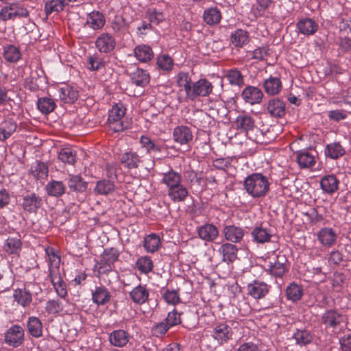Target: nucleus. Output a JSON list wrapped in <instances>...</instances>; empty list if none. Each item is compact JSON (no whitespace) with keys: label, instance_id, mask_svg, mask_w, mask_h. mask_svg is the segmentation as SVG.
<instances>
[{"label":"nucleus","instance_id":"obj_25","mask_svg":"<svg viewBox=\"0 0 351 351\" xmlns=\"http://www.w3.org/2000/svg\"><path fill=\"white\" fill-rule=\"evenodd\" d=\"M77 0H51L45 4V12L47 16H49L53 13H58L64 10V8L71 2Z\"/></svg>","mask_w":351,"mask_h":351},{"label":"nucleus","instance_id":"obj_9","mask_svg":"<svg viewBox=\"0 0 351 351\" xmlns=\"http://www.w3.org/2000/svg\"><path fill=\"white\" fill-rule=\"evenodd\" d=\"M269 287L266 282L254 280L252 282L248 284L247 290L248 295L256 300H259L263 298L268 293Z\"/></svg>","mask_w":351,"mask_h":351},{"label":"nucleus","instance_id":"obj_5","mask_svg":"<svg viewBox=\"0 0 351 351\" xmlns=\"http://www.w3.org/2000/svg\"><path fill=\"white\" fill-rule=\"evenodd\" d=\"M43 201L41 197L35 193H27L23 195L21 206L23 209L29 213H36L43 206Z\"/></svg>","mask_w":351,"mask_h":351},{"label":"nucleus","instance_id":"obj_33","mask_svg":"<svg viewBox=\"0 0 351 351\" xmlns=\"http://www.w3.org/2000/svg\"><path fill=\"white\" fill-rule=\"evenodd\" d=\"M169 198L175 202H183L189 195L186 188L182 184L170 189L167 191Z\"/></svg>","mask_w":351,"mask_h":351},{"label":"nucleus","instance_id":"obj_34","mask_svg":"<svg viewBox=\"0 0 351 351\" xmlns=\"http://www.w3.org/2000/svg\"><path fill=\"white\" fill-rule=\"evenodd\" d=\"M263 87L267 94L278 95L282 89V82L278 77H270L264 81Z\"/></svg>","mask_w":351,"mask_h":351},{"label":"nucleus","instance_id":"obj_46","mask_svg":"<svg viewBox=\"0 0 351 351\" xmlns=\"http://www.w3.org/2000/svg\"><path fill=\"white\" fill-rule=\"evenodd\" d=\"M181 175L173 169L164 173L162 182L168 186V189L177 186L181 184Z\"/></svg>","mask_w":351,"mask_h":351},{"label":"nucleus","instance_id":"obj_16","mask_svg":"<svg viewBox=\"0 0 351 351\" xmlns=\"http://www.w3.org/2000/svg\"><path fill=\"white\" fill-rule=\"evenodd\" d=\"M319 182L321 189L325 193L332 195L339 189V181L334 174L323 176Z\"/></svg>","mask_w":351,"mask_h":351},{"label":"nucleus","instance_id":"obj_36","mask_svg":"<svg viewBox=\"0 0 351 351\" xmlns=\"http://www.w3.org/2000/svg\"><path fill=\"white\" fill-rule=\"evenodd\" d=\"M204 22L209 25H215L219 23L221 14L217 7L209 8L204 10L203 14Z\"/></svg>","mask_w":351,"mask_h":351},{"label":"nucleus","instance_id":"obj_1","mask_svg":"<svg viewBox=\"0 0 351 351\" xmlns=\"http://www.w3.org/2000/svg\"><path fill=\"white\" fill-rule=\"evenodd\" d=\"M269 185L267 177L260 173L247 176L243 182L244 190L253 198L265 197L269 190Z\"/></svg>","mask_w":351,"mask_h":351},{"label":"nucleus","instance_id":"obj_42","mask_svg":"<svg viewBox=\"0 0 351 351\" xmlns=\"http://www.w3.org/2000/svg\"><path fill=\"white\" fill-rule=\"evenodd\" d=\"M46 191L49 195L58 197L64 194L66 186L61 181L51 180L47 184Z\"/></svg>","mask_w":351,"mask_h":351},{"label":"nucleus","instance_id":"obj_52","mask_svg":"<svg viewBox=\"0 0 351 351\" xmlns=\"http://www.w3.org/2000/svg\"><path fill=\"white\" fill-rule=\"evenodd\" d=\"M114 190V182L106 179L98 181L95 188V192L99 195H108Z\"/></svg>","mask_w":351,"mask_h":351},{"label":"nucleus","instance_id":"obj_21","mask_svg":"<svg viewBox=\"0 0 351 351\" xmlns=\"http://www.w3.org/2000/svg\"><path fill=\"white\" fill-rule=\"evenodd\" d=\"M130 22L123 16L116 15L111 22V27L117 36L129 33Z\"/></svg>","mask_w":351,"mask_h":351},{"label":"nucleus","instance_id":"obj_55","mask_svg":"<svg viewBox=\"0 0 351 351\" xmlns=\"http://www.w3.org/2000/svg\"><path fill=\"white\" fill-rule=\"evenodd\" d=\"M177 83L180 87L184 88L186 95L188 97L193 84L189 74L184 72H180L177 76Z\"/></svg>","mask_w":351,"mask_h":351},{"label":"nucleus","instance_id":"obj_61","mask_svg":"<svg viewBox=\"0 0 351 351\" xmlns=\"http://www.w3.org/2000/svg\"><path fill=\"white\" fill-rule=\"evenodd\" d=\"M46 253L49 257V271H52L54 269H59L60 257L56 253L53 248H47Z\"/></svg>","mask_w":351,"mask_h":351},{"label":"nucleus","instance_id":"obj_45","mask_svg":"<svg viewBox=\"0 0 351 351\" xmlns=\"http://www.w3.org/2000/svg\"><path fill=\"white\" fill-rule=\"evenodd\" d=\"M22 242L20 239L9 237L5 242L4 249L10 254H19L21 250Z\"/></svg>","mask_w":351,"mask_h":351},{"label":"nucleus","instance_id":"obj_27","mask_svg":"<svg viewBox=\"0 0 351 351\" xmlns=\"http://www.w3.org/2000/svg\"><path fill=\"white\" fill-rule=\"evenodd\" d=\"M297 28L301 34L306 36H310L314 34L317 32L318 25L313 19L305 18L298 22Z\"/></svg>","mask_w":351,"mask_h":351},{"label":"nucleus","instance_id":"obj_62","mask_svg":"<svg viewBox=\"0 0 351 351\" xmlns=\"http://www.w3.org/2000/svg\"><path fill=\"white\" fill-rule=\"evenodd\" d=\"M88 69L93 71H98L105 66V61L98 55H93L88 59Z\"/></svg>","mask_w":351,"mask_h":351},{"label":"nucleus","instance_id":"obj_56","mask_svg":"<svg viewBox=\"0 0 351 351\" xmlns=\"http://www.w3.org/2000/svg\"><path fill=\"white\" fill-rule=\"evenodd\" d=\"M125 114V108L123 104H114L109 112L108 121H119Z\"/></svg>","mask_w":351,"mask_h":351},{"label":"nucleus","instance_id":"obj_11","mask_svg":"<svg viewBox=\"0 0 351 351\" xmlns=\"http://www.w3.org/2000/svg\"><path fill=\"white\" fill-rule=\"evenodd\" d=\"M95 46L101 53H108L115 48L116 40L111 34L103 33L97 38Z\"/></svg>","mask_w":351,"mask_h":351},{"label":"nucleus","instance_id":"obj_59","mask_svg":"<svg viewBox=\"0 0 351 351\" xmlns=\"http://www.w3.org/2000/svg\"><path fill=\"white\" fill-rule=\"evenodd\" d=\"M63 310V304L59 299L49 300L47 302L45 311L48 314H58Z\"/></svg>","mask_w":351,"mask_h":351},{"label":"nucleus","instance_id":"obj_24","mask_svg":"<svg viewBox=\"0 0 351 351\" xmlns=\"http://www.w3.org/2000/svg\"><path fill=\"white\" fill-rule=\"evenodd\" d=\"M111 298L110 291L104 286L96 287L92 291L93 302L98 306L105 305Z\"/></svg>","mask_w":351,"mask_h":351},{"label":"nucleus","instance_id":"obj_14","mask_svg":"<svg viewBox=\"0 0 351 351\" xmlns=\"http://www.w3.org/2000/svg\"><path fill=\"white\" fill-rule=\"evenodd\" d=\"M49 276L57 294L62 298H64L67 295V291L59 269H54L50 271Z\"/></svg>","mask_w":351,"mask_h":351},{"label":"nucleus","instance_id":"obj_58","mask_svg":"<svg viewBox=\"0 0 351 351\" xmlns=\"http://www.w3.org/2000/svg\"><path fill=\"white\" fill-rule=\"evenodd\" d=\"M226 77L232 85L241 86L244 84L243 76L237 69L230 70L227 73Z\"/></svg>","mask_w":351,"mask_h":351},{"label":"nucleus","instance_id":"obj_26","mask_svg":"<svg viewBox=\"0 0 351 351\" xmlns=\"http://www.w3.org/2000/svg\"><path fill=\"white\" fill-rule=\"evenodd\" d=\"M342 322V315L336 310L326 311L322 317V322L326 327L335 328Z\"/></svg>","mask_w":351,"mask_h":351},{"label":"nucleus","instance_id":"obj_22","mask_svg":"<svg viewBox=\"0 0 351 351\" xmlns=\"http://www.w3.org/2000/svg\"><path fill=\"white\" fill-rule=\"evenodd\" d=\"M219 253L222 255V261L227 263H231L237 258V247L232 243H226L221 245Z\"/></svg>","mask_w":351,"mask_h":351},{"label":"nucleus","instance_id":"obj_47","mask_svg":"<svg viewBox=\"0 0 351 351\" xmlns=\"http://www.w3.org/2000/svg\"><path fill=\"white\" fill-rule=\"evenodd\" d=\"M3 56L6 61L16 62L21 58V53L19 49L16 46L8 45L3 47Z\"/></svg>","mask_w":351,"mask_h":351},{"label":"nucleus","instance_id":"obj_57","mask_svg":"<svg viewBox=\"0 0 351 351\" xmlns=\"http://www.w3.org/2000/svg\"><path fill=\"white\" fill-rule=\"evenodd\" d=\"M136 265L138 269L144 274H148L154 267L153 262L148 256H142L139 258L137 260Z\"/></svg>","mask_w":351,"mask_h":351},{"label":"nucleus","instance_id":"obj_64","mask_svg":"<svg viewBox=\"0 0 351 351\" xmlns=\"http://www.w3.org/2000/svg\"><path fill=\"white\" fill-rule=\"evenodd\" d=\"M147 14L149 16V22L155 25H158L165 19L163 12L156 8L149 9Z\"/></svg>","mask_w":351,"mask_h":351},{"label":"nucleus","instance_id":"obj_8","mask_svg":"<svg viewBox=\"0 0 351 351\" xmlns=\"http://www.w3.org/2000/svg\"><path fill=\"white\" fill-rule=\"evenodd\" d=\"M232 328L226 323H220L216 325L213 331V337L219 345L227 343L232 338Z\"/></svg>","mask_w":351,"mask_h":351},{"label":"nucleus","instance_id":"obj_6","mask_svg":"<svg viewBox=\"0 0 351 351\" xmlns=\"http://www.w3.org/2000/svg\"><path fill=\"white\" fill-rule=\"evenodd\" d=\"M252 241L258 244L269 243L273 237L272 230L261 223L254 228L251 232Z\"/></svg>","mask_w":351,"mask_h":351},{"label":"nucleus","instance_id":"obj_3","mask_svg":"<svg viewBox=\"0 0 351 351\" xmlns=\"http://www.w3.org/2000/svg\"><path fill=\"white\" fill-rule=\"evenodd\" d=\"M29 12L27 8L19 3H12L3 8L0 11V18L6 21L16 18H27Z\"/></svg>","mask_w":351,"mask_h":351},{"label":"nucleus","instance_id":"obj_38","mask_svg":"<svg viewBox=\"0 0 351 351\" xmlns=\"http://www.w3.org/2000/svg\"><path fill=\"white\" fill-rule=\"evenodd\" d=\"M16 123L12 119H8L0 124V140L5 141L16 130Z\"/></svg>","mask_w":351,"mask_h":351},{"label":"nucleus","instance_id":"obj_31","mask_svg":"<svg viewBox=\"0 0 351 351\" xmlns=\"http://www.w3.org/2000/svg\"><path fill=\"white\" fill-rule=\"evenodd\" d=\"M136 58L141 62H147L154 58V52L151 47L147 45H139L134 49Z\"/></svg>","mask_w":351,"mask_h":351},{"label":"nucleus","instance_id":"obj_4","mask_svg":"<svg viewBox=\"0 0 351 351\" xmlns=\"http://www.w3.org/2000/svg\"><path fill=\"white\" fill-rule=\"evenodd\" d=\"M24 330L18 325H12L4 334L5 343L12 348H17L24 341Z\"/></svg>","mask_w":351,"mask_h":351},{"label":"nucleus","instance_id":"obj_28","mask_svg":"<svg viewBox=\"0 0 351 351\" xmlns=\"http://www.w3.org/2000/svg\"><path fill=\"white\" fill-rule=\"evenodd\" d=\"M86 24L95 30L101 29L105 23L106 19L104 15L99 11H93L89 13L86 18Z\"/></svg>","mask_w":351,"mask_h":351},{"label":"nucleus","instance_id":"obj_30","mask_svg":"<svg viewBox=\"0 0 351 351\" xmlns=\"http://www.w3.org/2000/svg\"><path fill=\"white\" fill-rule=\"evenodd\" d=\"M149 291L145 286L138 285L134 287L130 292V296L132 301L138 304L145 303L149 298Z\"/></svg>","mask_w":351,"mask_h":351},{"label":"nucleus","instance_id":"obj_39","mask_svg":"<svg viewBox=\"0 0 351 351\" xmlns=\"http://www.w3.org/2000/svg\"><path fill=\"white\" fill-rule=\"evenodd\" d=\"M13 297L14 300L23 307L29 306L32 301V293L26 288L14 290Z\"/></svg>","mask_w":351,"mask_h":351},{"label":"nucleus","instance_id":"obj_15","mask_svg":"<svg viewBox=\"0 0 351 351\" xmlns=\"http://www.w3.org/2000/svg\"><path fill=\"white\" fill-rule=\"evenodd\" d=\"M173 138L175 142L180 145H186L192 141L193 133L187 126H177L173 129Z\"/></svg>","mask_w":351,"mask_h":351},{"label":"nucleus","instance_id":"obj_13","mask_svg":"<svg viewBox=\"0 0 351 351\" xmlns=\"http://www.w3.org/2000/svg\"><path fill=\"white\" fill-rule=\"evenodd\" d=\"M267 111L274 118H282L286 113L285 103L279 98L271 99L267 104Z\"/></svg>","mask_w":351,"mask_h":351},{"label":"nucleus","instance_id":"obj_53","mask_svg":"<svg viewBox=\"0 0 351 351\" xmlns=\"http://www.w3.org/2000/svg\"><path fill=\"white\" fill-rule=\"evenodd\" d=\"M140 143L141 147L145 149L147 153L152 152H160L162 149L161 145L155 143L149 137L145 135L141 136Z\"/></svg>","mask_w":351,"mask_h":351},{"label":"nucleus","instance_id":"obj_18","mask_svg":"<svg viewBox=\"0 0 351 351\" xmlns=\"http://www.w3.org/2000/svg\"><path fill=\"white\" fill-rule=\"evenodd\" d=\"M317 239L323 246L329 247L336 243L337 235L332 228H323L318 232Z\"/></svg>","mask_w":351,"mask_h":351},{"label":"nucleus","instance_id":"obj_12","mask_svg":"<svg viewBox=\"0 0 351 351\" xmlns=\"http://www.w3.org/2000/svg\"><path fill=\"white\" fill-rule=\"evenodd\" d=\"M119 161L128 169H138L143 162L141 157L132 150L123 153L119 157Z\"/></svg>","mask_w":351,"mask_h":351},{"label":"nucleus","instance_id":"obj_63","mask_svg":"<svg viewBox=\"0 0 351 351\" xmlns=\"http://www.w3.org/2000/svg\"><path fill=\"white\" fill-rule=\"evenodd\" d=\"M119 253L115 248H108L104 251L102 259L106 263H109L112 265L118 260Z\"/></svg>","mask_w":351,"mask_h":351},{"label":"nucleus","instance_id":"obj_49","mask_svg":"<svg viewBox=\"0 0 351 351\" xmlns=\"http://www.w3.org/2000/svg\"><path fill=\"white\" fill-rule=\"evenodd\" d=\"M48 167L43 162L36 161L31 167V173L36 179H44L48 176Z\"/></svg>","mask_w":351,"mask_h":351},{"label":"nucleus","instance_id":"obj_51","mask_svg":"<svg viewBox=\"0 0 351 351\" xmlns=\"http://www.w3.org/2000/svg\"><path fill=\"white\" fill-rule=\"evenodd\" d=\"M297 162L301 168L311 167L315 162L314 156L304 150L298 152Z\"/></svg>","mask_w":351,"mask_h":351},{"label":"nucleus","instance_id":"obj_35","mask_svg":"<svg viewBox=\"0 0 351 351\" xmlns=\"http://www.w3.org/2000/svg\"><path fill=\"white\" fill-rule=\"evenodd\" d=\"M67 184L71 191L82 193L86 191L88 183L79 175H69Z\"/></svg>","mask_w":351,"mask_h":351},{"label":"nucleus","instance_id":"obj_32","mask_svg":"<svg viewBox=\"0 0 351 351\" xmlns=\"http://www.w3.org/2000/svg\"><path fill=\"white\" fill-rule=\"evenodd\" d=\"M282 261L283 259L280 261V257L278 256L274 262L269 263L268 268L265 271L276 278H282L287 271V267Z\"/></svg>","mask_w":351,"mask_h":351},{"label":"nucleus","instance_id":"obj_50","mask_svg":"<svg viewBox=\"0 0 351 351\" xmlns=\"http://www.w3.org/2000/svg\"><path fill=\"white\" fill-rule=\"evenodd\" d=\"M56 107L54 100L51 98L44 97L39 98L37 102L38 109L45 114L53 112Z\"/></svg>","mask_w":351,"mask_h":351},{"label":"nucleus","instance_id":"obj_37","mask_svg":"<svg viewBox=\"0 0 351 351\" xmlns=\"http://www.w3.org/2000/svg\"><path fill=\"white\" fill-rule=\"evenodd\" d=\"M231 43L236 47H243L250 41L248 32L241 29H237L230 36Z\"/></svg>","mask_w":351,"mask_h":351},{"label":"nucleus","instance_id":"obj_43","mask_svg":"<svg viewBox=\"0 0 351 351\" xmlns=\"http://www.w3.org/2000/svg\"><path fill=\"white\" fill-rule=\"evenodd\" d=\"M346 153L345 149L339 142L328 144L325 149V154L332 159H337Z\"/></svg>","mask_w":351,"mask_h":351},{"label":"nucleus","instance_id":"obj_48","mask_svg":"<svg viewBox=\"0 0 351 351\" xmlns=\"http://www.w3.org/2000/svg\"><path fill=\"white\" fill-rule=\"evenodd\" d=\"M303 289L299 285L292 282L286 289V295L289 300L296 302L301 299Z\"/></svg>","mask_w":351,"mask_h":351},{"label":"nucleus","instance_id":"obj_60","mask_svg":"<svg viewBox=\"0 0 351 351\" xmlns=\"http://www.w3.org/2000/svg\"><path fill=\"white\" fill-rule=\"evenodd\" d=\"M157 65L163 71H170L173 69V61L169 55L163 54L157 58Z\"/></svg>","mask_w":351,"mask_h":351},{"label":"nucleus","instance_id":"obj_29","mask_svg":"<svg viewBox=\"0 0 351 351\" xmlns=\"http://www.w3.org/2000/svg\"><path fill=\"white\" fill-rule=\"evenodd\" d=\"M234 123L237 130L245 132L253 130L255 126L254 119L247 114L238 116Z\"/></svg>","mask_w":351,"mask_h":351},{"label":"nucleus","instance_id":"obj_41","mask_svg":"<svg viewBox=\"0 0 351 351\" xmlns=\"http://www.w3.org/2000/svg\"><path fill=\"white\" fill-rule=\"evenodd\" d=\"M161 242L159 236L155 233H152L146 236L143 241V247L145 250L149 253L156 252L160 246Z\"/></svg>","mask_w":351,"mask_h":351},{"label":"nucleus","instance_id":"obj_20","mask_svg":"<svg viewBox=\"0 0 351 351\" xmlns=\"http://www.w3.org/2000/svg\"><path fill=\"white\" fill-rule=\"evenodd\" d=\"M78 91L74 87L63 84L59 88L60 100L64 104H73L78 98Z\"/></svg>","mask_w":351,"mask_h":351},{"label":"nucleus","instance_id":"obj_19","mask_svg":"<svg viewBox=\"0 0 351 351\" xmlns=\"http://www.w3.org/2000/svg\"><path fill=\"white\" fill-rule=\"evenodd\" d=\"M129 75L132 84L136 86L144 88L149 83V74L143 69L136 68Z\"/></svg>","mask_w":351,"mask_h":351},{"label":"nucleus","instance_id":"obj_23","mask_svg":"<svg viewBox=\"0 0 351 351\" xmlns=\"http://www.w3.org/2000/svg\"><path fill=\"white\" fill-rule=\"evenodd\" d=\"M198 235L208 242L213 241L219 236L217 228L212 223H206L198 228Z\"/></svg>","mask_w":351,"mask_h":351},{"label":"nucleus","instance_id":"obj_40","mask_svg":"<svg viewBox=\"0 0 351 351\" xmlns=\"http://www.w3.org/2000/svg\"><path fill=\"white\" fill-rule=\"evenodd\" d=\"M28 332L34 337L38 338L43 335V324L36 317H29L27 323Z\"/></svg>","mask_w":351,"mask_h":351},{"label":"nucleus","instance_id":"obj_2","mask_svg":"<svg viewBox=\"0 0 351 351\" xmlns=\"http://www.w3.org/2000/svg\"><path fill=\"white\" fill-rule=\"evenodd\" d=\"M213 86L206 78H201L193 83L187 98L193 101L198 97H208L212 93Z\"/></svg>","mask_w":351,"mask_h":351},{"label":"nucleus","instance_id":"obj_10","mask_svg":"<svg viewBox=\"0 0 351 351\" xmlns=\"http://www.w3.org/2000/svg\"><path fill=\"white\" fill-rule=\"evenodd\" d=\"M132 335L125 330L118 329L112 331L109 334V342L110 345L117 348H123L127 346Z\"/></svg>","mask_w":351,"mask_h":351},{"label":"nucleus","instance_id":"obj_7","mask_svg":"<svg viewBox=\"0 0 351 351\" xmlns=\"http://www.w3.org/2000/svg\"><path fill=\"white\" fill-rule=\"evenodd\" d=\"M241 96L246 104L253 106L262 102L263 93L259 88L249 85L242 90Z\"/></svg>","mask_w":351,"mask_h":351},{"label":"nucleus","instance_id":"obj_17","mask_svg":"<svg viewBox=\"0 0 351 351\" xmlns=\"http://www.w3.org/2000/svg\"><path fill=\"white\" fill-rule=\"evenodd\" d=\"M222 232L226 239L232 243L241 242L244 237L243 229L234 225L225 226Z\"/></svg>","mask_w":351,"mask_h":351},{"label":"nucleus","instance_id":"obj_54","mask_svg":"<svg viewBox=\"0 0 351 351\" xmlns=\"http://www.w3.org/2000/svg\"><path fill=\"white\" fill-rule=\"evenodd\" d=\"M297 344L300 346H305L311 342L313 337L311 332L307 330H297L293 334Z\"/></svg>","mask_w":351,"mask_h":351},{"label":"nucleus","instance_id":"obj_44","mask_svg":"<svg viewBox=\"0 0 351 351\" xmlns=\"http://www.w3.org/2000/svg\"><path fill=\"white\" fill-rule=\"evenodd\" d=\"M58 159L68 165H74L77 160L76 151L72 147H64L58 153Z\"/></svg>","mask_w":351,"mask_h":351}]
</instances>
